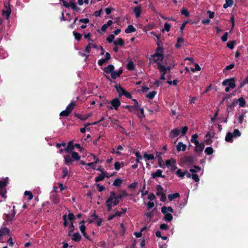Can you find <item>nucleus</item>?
Wrapping results in <instances>:
<instances>
[{"label": "nucleus", "instance_id": "58836bf2", "mask_svg": "<svg viewBox=\"0 0 248 248\" xmlns=\"http://www.w3.org/2000/svg\"><path fill=\"white\" fill-rule=\"evenodd\" d=\"M156 190H157V192L156 193V194L158 196H159L162 194L164 193V192H163V188L160 185H157L156 186Z\"/></svg>", "mask_w": 248, "mask_h": 248}, {"label": "nucleus", "instance_id": "5fc2aeb1", "mask_svg": "<svg viewBox=\"0 0 248 248\" xmlns=\"http://www.w3.org/2000/svg\"><path fill=\"white\" fill-rule=\"evenodd\" d=\"M138 110H140V114H138V117H139V118L141 119L143 117H144V109H143V108H141L140 105V108L136 109V111H138Z\"/></svg>", "mask_w": 248, "mask_h": 248}, {"label": "nucleus", "instance_id": "4be33fe9", "mask_svg": "<svg viewBox=\"0 0 248 248\" xmlns=\"http://www.w3.org/2000/svg\"><path fill=\"white\" fill-rule=\"evenodd\" d=\"M186 144H183L182 142H178V144L176 145V149L178 151H185L186 149Z\"/></svg>", "mask_w": 248, "mask_h": 248}, {"label": "nucleus", "instance_id": "bf43d9fd", "mask_svg": "<svg viewBox=\"0 0 248 248\" xmlns=\"http://www.w3.org/2000/svg\"><path fill=\"white\" fill-rule=\"evenodd\" d=\"M24 195L25 196H28V199L30 201L33 198V195L31 193V192L30 191H25L24 192Z\"/></svg>", "mask_w": 248, "mask_h": 248}, {"label": "nucleus", "instance_id": "473e14b6", "mask_svg": "<svg viewBox=\"0 0 248 248\" xmlns=\"http://www.w3.org/2000/svg\"><path fill=\"white\" fill-rule=\"evenodd\" d=\"M8 178L6 177L3 180H0V189L5 188L8 183Z\"/></svg>", "mask_w": 248, "mask_h": 248}, {"label": "nucleus", "instance_id": "f8f14e48", "mask_svg": "<svg viewBox=\"0 0 248 248\" xmlns=\"http://www.w3.org/2000/svg\"><path fill=\"white\" fill-rule=\"evenodd\" d=\"M112 197V204L113 206L117 205L119 203V199L117 198L116 194L114 191H111L110 193L109 197Z\"/></svg>", "mask_w": 248, "mask_h": 248}, {"label": "nucleus", "instance_id": "f03ea898", "mask_svg": "<svg viewBox=\"0 0 248 248\" xmlns=\"http://www.w3.org/2000/svg\"><path fill=\"white\" fill-rule=\"evenodd\" d=\"M75 106V102H71L66 107V108L62 110L60 113V116L67 117L72 112Z\"/></svg>", "mask_w": 248, "mask_h": 248}, {"label": "nucleus", "instance_id": "aec40b11", "mask_svg": "<svg viewBox=\"0 0 248 248\" xmlns=\"http://www.w3.org/2000/svg\"><path fill=\"white\" fill-rule=\"evenodd\" d=\"M156 63L157 65V69L159 70V72L161 74L164 73V74H166L167 73L166 67L164 65H162L160 62H158Z\"/></svg>", "mask_w": 248, "mask_h": 248}, {"label": "nucleus", "instance_id": "e433bc0d", "mask_svg": "<svg viewBox=\"0 0 248 248\" xmlns=\"http://www.w3.org/2000/svg\"><path fill=\"white\" fill-rule=\"evenodd\" d=\"M233 4V0H226L225 3L223 4V7L225 9L231 7Z\"/></svg>", "mask_w": 248, "mask_h": 248}, {"label": "nucleus", "instance_id": "864d4df0", "mask_svg": "<svg viewBox=\"0 0 248 248\" xmlns=\"http://www.w3.org/2000/svg\"><path fill=\"white\" fill-rule=\"evenodd\" d=\"M204 152H205V153L206 154V155H211V154H213L214 150H213V149L212 148V147H208L206 148Z\"/></svg>", "mask_w": 248, "mask_h": 248}, {"label": "nucleus", "instance_id": "338daca9", "mask_svg": "<svg viewBox=\"0 0 248 248\" xmlns=\"http://www.w3.org/2000/svg\"><path fill=\"white\" fill-rule=\"evenodd\" d=\"M232 134L233 135V137H237L241 136V132L237 129H234L233 132V133Z\"/></svg>", "mask_w": 248, "mask_h": 248}, {"label": "nucleus", "instance_id": "69168bd1", "mask_svg": "<svg viewBox=\"0 0 248 248\" xmlns=\"http://www.w3.org/2000/svg\"><path fill=\"white\" fill-rule=\"evenodd\" d=\"M181 13L182 15L185 16L186 17H188L190 15L189 12L185 8H183L182 9Z\"/></svg>", "mask_w": 248, "mask_h": 248}, {"label": "nucleus", "instance_id": "f3484780", "mask_svg": "<svg viewBox=\"0 0 248 248\" xmlns=\"http://www.w3.org/2000/svg\"><path fill=\"white\" fill-rule=\"evenodd\" d=\"M9 233L10 230L6 227H3L0 229V240H1L2 236L8 235Z\"/></svg>", "mask_w": 248, "mask_h": 248}, {"label": "nucleus", "instance_id": "13d9d810", "mask_svg": "<svg viewBox=\"0 0 248 248\" xmlns=\"http://www.w3.org/2000/svg\"><path fill=\"white\" fill-rule=\"evenodd\" d=\"M6 194V188L0 189V195L4 199H6L7 198Z\"/></svg>", "mask_w": 248, "mask_h": 248}, {"label": "nucleus", "instance_id": "79ce46f5", "mask_svg": "<svg viewBox=\"0 0 248 248\" xmlns=\"http://www.w3.org/2000/svg\"><path fill=\"white\" fill-rule=\"evenodd\" d=\"M180 194L179 193L176 192L172 194H169L168 198L170 201L173 200L174 199L179 197Z\"/></svg>", "mask_w": 248, "mask_h": 248}, {"label": "nucleus", "instance_id": "6e6d98bb", "mask_svg": "<svg viewBox=\"0 0 248 248\" xmlns=\"http://www.w3.org/2000/svg\"><path fill=\"white\" fill-rule=\"evenodd\" d=\"M186 173V171L182 172V170L180 169H179L176 172V174L177 175V176L181 178H183L185 175Z\"/></svg>", "mask_w": 248, "mask_h": 248}, {"label": "nucleus", "instance_id": "774afa93", "mask_svg": "<svg viewBox=\"0 0 248 248\" xmlns=\"http://www.w3.org/2000/svg\"><path fill=\"white\" fill-rule=\"evenodd\" d=\"M187 130L188 127L187 126H185L182 127L181 130H180V132H181L182 136H184L185 135H186Z\"/></svg>", "mask_w": 248, "mask_h": 248}, {"label": "nucleus", "instance_id": "2eb2a0df", "mask_svg": "<svg viewBox=\"0 0 248 248\" xmlns=\"http://www.w3.org/2000/svg\"><path fill=\"white\" fill-rule=\"evenodd\" d=\"M123 73V70L120 69L118 71H113L111 73V77L113 79H116L117 77H120Z\"/></svg>", "mask_w": 248, "mask_h": 248}, {"label": "nucleus", "instance_id": "0eeeda50", "mask_svg": "<svg viewBox=\"0 0 248 248\" xmlns=\"http://www.w3.org/2000/svg\"><path fill=\"white\" fill-rule=\"evenodd\" d=\"M50 200L54 204H57L60 202V197L57 193H53V192H51Z\"/></svg>", "mask_w": 248, "mask_h": 248}, {"label": "nucleus", "instance_id": "412c9836", "mask_svg": "<svg viewBox=\"0 0 248 248\" xmlns=\"http://www.w3.org/2000/svg\"><path fill=\"white\" fill-rule=\"evenodd\" d=\"M112 198L113 197L111 196V197H109L106 201V204L108 208V211H110L112 209Z\"/></svg>", "mask_w": 248, "mask_h": 248}, {"label": "nucleus", "instance_id": "9b49d317", "mask_svg": "<svg viewBox=\"0 0 248 248\" xmlns=\"http://www.w3.org/2000/svg\"><path fill=\"white\" fill-rule=\"evenodd\" d=\"M162 172L163 171L161 170L158 169L155 172H152L151 173V176L153 179H155L159 177L164 178L165 176L162 174Z\"/></svg>", "mask_w": 248, "mask_h": 248}, {"label": "nucleus", "instance_id": "052dcab7", "mask_svg": "<svg viewBox=\"0 0 248 248\" xmlns=\"http://www.w3.org/2000/svg\"><path fill=\"white\" fill-rule=\"evenodd\" d=\"M104 179V175L103 176V175L101 173V174H99L98 176H97L95 178L94 181L95 182H98L103 180Z\"/></svg>", "mask_w": 248, "mask_h": 248}, {"label": "nucleus", "instance_id": "bb28decb", "mask_svg": "<svg viewBox=\"0 0 248 248\" xmlns=\"http://www.w3.org/2000/svg\"><path fill=\"white\" fill-rule=\"evenodd\" d=\"M133 12L137 18L140 16L141 15V7L140 6H136L133 9Z\"/></svg>", "mask_w": 248, "mask_h": 248}, {"label": "nucleus", "instance_id": "ea45409f", "mask_svg": "<svg viewBox=\"0 0 248 248\" xmlns=\"http://www.w3.org/2000/svg\"><path fill=\"white\" fill-rule=\"evenodd\" d=\"M237 102L239 103V106L240 107H245V104H246V101H245V100L244 99V98L243 97H240L239 99H238L237 101H236V103Z\"/></svg>", "mask_w": 248, "mask_h": 248}, {"label": "nucleus", "instance_id": "f257e3e1", "mask_svg": "<svg viewBox=\"0 0 248 248\" xmlns=\"http://www.w3.org/2000/svg\"><path fill=\"white\" fill-rule=\"evenodd\" d=\"M151 56L153 58L154 62H162L164 59L163 49L157 47L155 54L151 55Z\"/></svg>", "mask_w": 248, "mask_h": 248}, {"label": "nucleus", "instance_id": "dca6fc26", "mask_svg": "<svg viewBox=\"0 0 248 248\" xmlns=\"http://www.w3.org/2000/svg\"><path fill=\"white\" fill-rule=\"evenodd\" d=\"M180 133V130L178 128H174L172 129L170 133V137L171 139L177 137Z\"/></svg>", "mask_w": 248, "mask_h": 248}, {"label": "nucleus", "instance_id": "e2e57ef3", "mask_svg": "<svg viewBox=\"0 0 248 248\" xmlns=\"http://www.w3.org/2000/svg\"><path fill=\"white\" fill-rule=\"evenodd\" d=\"M114 35L113 34H110L109 35H108V36L107 38V41L108 43H111L112 42L113 43V40L114 39Z\"/></svg>", "mask_w": 248, "mask_h": 248}, {"label": "nucleus", "instance_id": "4c0bfd02", "mask_svg": "<svg viewBox=\"0 0 248 248\" xmlns=\"http://www.w3.org/2000/svg\"><path fill=\"white\" fill-rule=\"evenodd\" d=\"M184 42V39L182 37L178 38L177 40V43L175 44V46L177 48H179L182 46V43Z\"/></svg>", "mask_w": 248, "mask_h": 248}, {"label": "nucleus", "instance_id": "a19ab883", "mask_svg": "<svg viewBox=\"0 0 248 248\" xmlns=\"http://www.w3.org/2000/svg\"><path fill=\"white\" fill-rule=\"evenodd\" d=\"M71 157L73 161L78 160L80 158V157L78 155V153L75 152H73L72 153Z\"/></svg>", "mask_w": 248, "mask_h": 248}, {"label": "nucleus", "instance_id": "b1692460", "mask_svg": "<svg viewBox=\"0 0 248 248\" xmlns=\"http://www.w3.org/2000/svg\"><path fill=\"white\" fill-rule=\"evenodd\" d=\"M79 229L81 231V232L82 233L83 235L85 238L89 240V238L88 235L86 232V226L84 225H81L79 227Z\"/></svg>", "mask_w": 248, "mask_h": 248}, {"label": "nucleus", "instance_id": "7c9ffc66", "mask_svg": "<svg viewBox=\"0 0 248 248\" xmlns=\"http://www.w3.org/2000/svg\"><path fill=\"white\" fill-rule=\"evenodd\" d=\"M113 44L116 46H123L124 45V42L122 38H119L113 42Z\"/></svg>", "mask_w": 248, "mask_h": 248}, {"label": "nucleus", "instance_id": "72a5a7b5", "mask_svg": "<svg viewBox=\"0 0 248 248\" xmlns=\"http://www.w3.org/2000/svg\"><path fill=\"white\" fill-rule=\"evenodd\" d=\"M164 214L165 215V216L163 217V219L165 221H167V222H170L172 220L173 217H172V215L170 213H166V214Z\"/></svg>", "mask_w": 248, "mask_h": 248}, {"label": "nucleus", "instance_id": "5701e85b", "mask_svg": "<svg viewBox=\"0 0 248 248\" xmlns=\"http://www.w3.org/2000/svg\"><path fill=\"white\" fill-rule=\"evenodd\" d=\"M71 239L73 241L79 242L81 239V236L78 232H76L74 233Z\"/></svg>", "mask_w": 248, "mask_h": 248}, {"label": "nucleus", "instance_id": "423d86ee", "mask_svg": "<svg viewBox=\"0 0 248 248\" xmlns=\"http://www.w3.org/2000/svg\"><path fill=\"white\" fill-rule=\"evenodd\" d=\"M196 157L190 155V156H185L181 160L182 162L186 164H192L195 160Z\"/></svg>", "mask_w": 248, "mask_h": 248}, {"label": "nucleus", "instance_id": "1a4fd4ad", "mask_svg": "<svg viewBox=\"0 0 248 248\" xmlns=\"http://www.w3.org/2000/svg\"><path fill=\"white\" fill-rule=\"evenodd\" d=\"M16 214V211H15V206H13V210H12V213L11 214H6L5 215V219L7 222L11 221L13 219L14 217H15Z\"/></svg>", "mask_w": 248, "mask_h": 248}, {"label": "nucleus", "instance_id": "6ab92c4d", "mask_svg": "<svg viewBox=\"0 0 248 248\" xmlns=\"http://www.w3.org/2000/svg\"><path fill=\"white\" fill-rule=\"evenodd\" d=\"M75 145H73V141H70L68 143V145L66 148H64V150L67 153H70L72 152L74 149Z\"/></svg>", "mask_w": 248, "mask_h": 248}, {"label": "nucleus", "instance_id": "6e6552de", "mask_svg": "<svg viewBox=\"0 0 248 248\" xmlns=\"http://www.w3.org/2000/svg\"><path fill=\"white\" fill-rule=\"evenodd\" d=\"M110 103L112 107H110V108L112 109L113 108L115 110H118V107L121 105L120 99L118 98H114L110 101Z\"/></svg>", "mask_w": 248, "mask_h": 248}, {"label": "nucleus", "instance_id": "4d7b16f0", "mask_svg": "<svg viewBox=\"0 0 248 248\" xmlns=\"http://www.w3.org/2000/svg\"><path fill=\"white\" fill-rule=\"evenodd\" d=\"M170 24H169L167 22H166L164 24V28L162 29V32H164V31H170Z\"/></svg>", "mask_w": 248, "mask_h": 248}, {"label": "nucleus", "instance_id": "c85d7f7f", "mask_svg": "<svg viewBox=\"0 0 248 248\" xmlns=\"http://www.w3.org/2000/svg\"><path fill=\"white\" fill-rule=\"evenodd\" d=\"M69 5L72 10L76 11L77 12H78L80 10V9L77 6L74 0H70Z\"/></svg>", "mask_w": 248, "mask_h": 248}, {"label": "nucleus", "instance_id": "8fccbe9b", "mask_svg": "<svg viewBox=\"0 0 248 248\" xmlns=\"http://www.w3.org/2000/svg\"><path fill=\"white\" fill-rule=\"evenodd\" d=\"M198 136L197 134H195L192 136L191 141L192 143H194L195 144H199V141L197 140V139L198 138Z\"/></svg>", "mask_w": 248, "mask_h": 248}, {"label": "nucleus", "instance_id": "9d476101", "mask_svg": "<svg viewBox=\"0 0 248 248\" xmlns=\"http://www.w3.org/2000/svg\"><path fill=\"white\" fill-rule=\"evenodd\" d=\"M195 151L198 153L199 155L202 152L205 146L203 142H199V144H195Z\"/></svg>", "mask_w": 248, "mask_h": 248}, {"label": "nucleus", "instance_id": "4468645a", "mask_svg": "<svg viewBox=\"0 0 248 248\" xmlns=\"http://www.w3.org/2000/svg\"><path fill=\"white\" fill-rule=\"evenodd\" d=\"M115 67L112 64H109L107 67H105L103 69V71L107 74H110L111 75V73H113Z\"/></svg>", "mask_w": 248, "mask_h": 248}, {"label": "nucleus", "instance_id": "c9c22d12", "mask_svg": "<svg viewBox=\"0 0 248 248\" xmlns=\"http://www.w3.org/2000/svg\"><path fill=\"white\" fill-rule=\"evenodd\" d=\"M122 214L121 212L116 211V212L113 215H111L108 217V220H111L113 219L116 217H121Z\"/></svg>", "mask_w": 248, "mask_h": 248}, {"label": "nucleus", "instance_id": "7ed1b4c3", "mask_svg": "<svg viewBox=\"0 0 248 248\" xmlns=\"http://www.w3.org/2000/svg\"><path fill=\"white\" fill-rule=\"evenodd\" d=\"M235 82V78H227L222 82V85L224 86L228 85L229 87H230L231 89H233L236 86Z\"/></svg>", "mask_w": 248, "mask_h": 248}, {"label": "nucleus", "instance_id": "c03bdc74", "mask_svg": "<svg viewBox=\"0 0 248 248\" xmlns=\"http://www.w3.org/2000/svg\"><path fill=\"white\" fill-rule=\"evenodd\" d=\"M73 34L74 36L75 39L78 41H79L82 36V34L76 31H73Z\"/></svg>", "mask_w": 248, "mask_h": 248}, {"label": "nucleus", "instance_id": "f704fd0d", "mask_svg": "<svg viewBox=\"0 0 248 248\" xmlns=\"http://www.w3.org/2000/svg\"><path fill=\"white\" fill-rule=\"evenodd\" d=\"M136 31V28L132 25L128 26L127 28L125 30V32L126 33H130L135 32Z\"/></svg>", "mask_w": 248, "mask_h": 248}, {"label": "nucleus", "instance_id": "2f4dec72", "mask_svg": "<svg viewBox=\"0 0 248 248\" xmlns=\"http://www.w3.org/2000/svg\"><path fill=\"white\" fill-rule=\"evenodd\" d=\"M64 158L65 164L66 165H70L74 161L69 155H65Z\"/></svg>", "mask_w": 248, "mask_h": 248}, {"label": "nucleus", "instance_id": "37998d69", "mask_svg": "<svg viewBox=\"0 0 248 248\" xmlns=\"http://www.w3.org/2000/svg\"><path fill=\"white\" fill-rule=\"evenodd\" d=\"M233 137V136L232 133L228 132L225 137V140L227 142H232Z\"/></svg>", "mask_w": 248, "mask_h": 248}, {"label": "nucleus", "instance_id": "393cba45", "mask_svg": "<svg viewBox=\"0 0 248 248\" xmlns=\"http://www.w3.org/2000/svg\"><path fill=\"white\" fill-rule=\"evenodd\" d=\"M124 108L127 109L130 112L132 113H135L136 111V109H138V108H137L136 106H131V105H126L125 106L123 107Z\"/></svg>", "mask_w": 248, "mask_h": 248}, {"label": "nucleus", "instance_id": "a18cd8bd", "mask_svg": "<svg viewBox=\"0 0 248 248\" xmlns=\"http://www.w3.org/2000/svg\"><path fill=\"white\" fill-rule=\"evenodd\" d=\"M157 93L156 91H152L149 93L148 94H147L146 95V97L150 99H153L155 95Z\"/></svg>", "mask_w": 248, "mask_h": 248}, {"label": "nucleus", "instance_id": "603ef678", "mask_svg": "<svg viewBox=\"0 0 248 248\" xmlns=\"http://www.w3.org/2000/svg\"><path fill=\"white\" fill-rule=\"evenodd\" d=\"M215 135V132L212 129L210 130L209 131H208L207 134H206L205 136V138H214Z\"/></svg>", "mask_w": 248, "mask_h": 248}, {"label": "nucleus", "instance_id": "3c124183", "mask_svg": "<svg viewBox=\"0 0 248 248\" xmlns=\"http://www.w3.org/2000/svg\"><path fill=\"white\" fill-rule=\"evenodd\" d=\"M144 184L142 188L140 190V192L141 193V197H143L144 196H145L148 193V191H145V190H144L145 189V186H146L145 180H144Z\"/></svg>", "mask_w": 248, "mask_h": 248}, {"label": "nucleus", "instance_id": "cd10ccee", "mask_svg": "<svg viewBox=\"0 0 248 248\" xmlns=\"http://www.w3.org/2000/svg\"><path fill=\"white\" fill-rule=\"evenodd\" d=\"M161 212L163 214H166L168 212L170 213L173 212V209L170 206L167 207L166 206H163L161 207Z\"/></svg>", "mask_w": 248, "mask_h": 248}, {"label": "nucleus", "instance_id": "49530a36", "mask_svg": "<svg viewBox=\"0 0 248 248\" xmlns=\"http://www.w3.org/2000/svg\"><path fill=\"white\" fill-rule=\"evenodd\" d=\"M122 180L120 178L116 179L113 182V185L116 186L120 187L122 184Z\"/></svg>", "mask_w": 248, "mask_h": 248}, {"label": "nucleus", "instance_id": "0e129e2a", "mask_svg": "<svg viewBox=\"0 0 248 248\" xmlns=\"http://www.w3.org/2000/svg\"><path fill=\"white\" fill-rule=\"evenodd\" d=\"M236 104H237L236 102H233L232 103L227 105V111L228 112L230 111L231 110V109L236 106Z\"/></svg>", "mask_w": 248, "mask_h": 248}, {"label": "nucleus", "instance_id": "de8ad7c7", "mask_svg": "<svg viewBox=\"0 0 248 248\" xmlns=\"http://www.w3.org/2000/svg\"><path fill=\"white\" fill-rule=\"evenodd\" d=\"M116 196H117V199L121 200L124 197L128 196V194L127 193V192L125 190H123L121 192V194L117 195H116Z\"/></svg>", "mask_w": 248, "mask_h": 248}, {"label": "nucleus", "instance_id": "a878e982", "mask_svg": "<svg viewBox=\"0 0 248 248\" xmlns=\"http://www.w3.org/2000/svg\"><path fill=\"white\" fill-rule=\"evenodd\" d=\"M91 47L95 49H98V46L96 45L93 44L92 43H89L88 45L86 46L85 49V52L87 53H89L91 51Z\"/></svg>", "mask_w": 248, "mask_h": 248}, {"label": "nucleus", "instance_id": "c756f323", "mask_svg": "<svg viewBox=\"0 0 248 248\" xmlns=\"http://www.w3.org/2000/svg\"><path fill=\"white\" fill-rule=\"evenodd\" d=\"M126 68L129 71H133L135 68V66L132 61H129L126 64Z\"/></svg>", "mask_w": 248, "mask_h": 248}, {"label": "nucleus", "instance_id": "20e7f679", "mask_svg": "<svg viewBox=\"0 0 248 248\" xmlns=\"http://www.w3.org/2000/svg\"><path fill=\"white\" fill-rule=\"evenodd\" d=\"M165 164L168 168L172 170H174L177 169L176 162L174 159H168L165 161Z\"/></svg>", "mask_w": 248, "mask_h": 248}, {"label": "nucleus", "instance_id": "39448f33", "mask_svg": "<svg viewBox=\"0 0 248 248\" xmlns=\"http://www.w3.org/2000/svg\"><path fill=\"white\" fill-rule=\"evenodd\" d=\"M11 13V9L9 4L5 5L4 9L2 10V15L3 16H6L7 19H9V17Z\"/></svg>", "mask_w": 248, "mask_h": 248}, {"label": "nucleus", "instance_id": "09e8293b", "mask_svg": "<svg viewBox=\"0 0 248 248\" xmlns=\"http://www.w3.org/2000/svg\"><path fill=\"white\" fill-rule=\"evenodd\" d=\"M143 156L147 160H152L155 158V156L153 154H148L146 153H144Z\"/></svg>", "mask_w": 248, "mask_h": 248}, {"label": "nucleus", "instance_id": "ddd939ff", "mask_svg": "<svg viewBox=\"0 0 248 248\" xmlns=\"http://www.w3.org/2000/svg\"><path fill=\"white\" fill-rule=\"evenodd\" d=\"M115 88L119 94V96L121 97L124 95L126 90H125L120 84H117L115 86Z\"/></svg>", "mask_w": 248, "mask_h": 248}, {"label": "nucleus", "instance_id": "a211bd4d", "mask_svg": "<svg viewBox=\"0 0 248 248\" xmlns=\"http://www.w3.org/2000/svg\"><path fill=\"white\" fill-rule=\"evenodd\" d=\"M91 114L88 115H81L78 113H75V116L82 121H85L91 116Z\"/></svg>", "mask_w": 248, "mask_h": 248}, {"label": "nucleus", "instance_id": "680f3d73", "mask_svg": "<svg viewBox=\"0 0 248 248\" xmlns=\"http://www.w3.org/2000/svg\"><path fill=\"white\" fill-rule=\"evenodd\" d=\"M194 169H190L189 171L192 173H196L201 170V168L198 166H194Z\"/></svg>", "mask_w": 248, "mask_h": 248}]
</instances>
